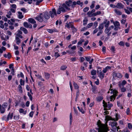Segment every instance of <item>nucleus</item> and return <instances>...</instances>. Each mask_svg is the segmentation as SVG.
Segmentation results:
<instances>
[{
  "label": "nucleus",
  "instance_id": "f257e3e1",
  "mask_svg": "<svg viewBox=\"0 0 132 132\" xmlns=\"http://www.w3.org/2000/svg\"><path fill=\"white\" fill-rule=\"evenodd\" d=\"M117 116V114H116V118H113L110 117H109V118H108V120L114 121L113 122H110L109 124V125H110L111 127V130L114 132H115L116 131L117 129L116 126L118 125L117 123L115 121H117L119 119Z\"/></svg>",
  "mask_w": 132,
  "mask_h": 132
},
{
  "label": "nucleus",
  "instance_id": "f03ea898",
  "mask_svg": "<svg viewBox=\"0 0 132 132\" xmlns=\"http://www.w3.org/2000/svg\"><path fill=\"white\" fill-rule=\"evenodd\" d=\"M106 122L105 124L101 123L98 125V132H108L109 130Z\"/></svg>",
  "mask_w": 132,
  "mask_h": 132
},
{
  "label": "nucleus",
  "instance_id": "7ed1b4c3",
  "mask_svg": "<svg viewBox=\"0 0 132 132\" xmlns=\"http://www.w3.org/2000/svg\"><path fill=\"white\" fill-rule=\"evenodd\" d=\"M72 1L71 0H68L65 2V4H64L63 5V6L64 8L67 10H69L70 9L68 7L71 6V7L72 4Z\"/></svg>",
  "mask_w": 132,
  "mask_h": 132
},
{
  "label": "nucleus",
  "instance_id": "20e7f679",
  "mask_svg": "<svg viewBox=\"0 0 132 132\" xmlns=\"http://www.w3.org/2000/svg\"><path fill=\"white\" fill-rule=\"evenodd\" d=\"M112 80L113 81H114L118 78H120L122 77V75L120 73L118 72L116 73L114 72L112 73Z\"/></svg>",
  "mask_w": 132,
  "mask_h": 132
},
{
  "label": "nucleus",
  "instance_id": "39448f33",
  "mask_svg": "<svg viewBox=\"0 0 132 132\" xmlns=\"http://www.w3.org/2000/svg\"><path fill=\"white\" fill-rule=\"evenodd\" d=\"M111 91L110 93L111 94L113 93V95L110 97V99L111 101H113V100H114L116 97L117 95V94L118 93V92L117 90L112 89H111Z\"/></svg>",
  "mask_w": 132,
  "mask_h": 132
},
{
  "label": "nucleus",
  "instance_id": "423d86ee",
  "mask_svg": "<svg viewBox=\"0 0 132 132\" xmlns=\"http://www.w3.org/2000/svg\"><path fill=\"white\" fill-rule=\"evenodd\" d=\"M43 14H40L39 15L35 18V19L39 22H42L43 21L44 18L43 17Z\"/></svg>",
  "mask_w": 132,
  "mask_h": 132
},
{
  "label": "nucleus",
  "instance_id": "0eeeda50",
  "mask_svg": "<svg viewBox=\"0 0 132 132\" xmlns=\"http://www.w3.org/2000/svg\"><path fill=\"white\" fill-rule=\"evenodd\" d=\"M49 13L52 18H53L55 15H56V11L55 9H53L52 11H50Z\"/></svg>",
  "mask_w": 132,
  "mask_h": 132
},
{
  "label": "nucleus",
  "instance_id": "6e6552de",
  "mask_svg": "<svg viewBox=\"0 0 132 132\" xmlns=\"http://www.w3.org/2000/svg\"><path fill=\"white\" fill-rule=\"evenodd\" d=\"M43 16L44 18L46 20L49 19L50 18V16L47 12H44V14H43Z\"/></svg>",
  "mask_w": 132,
  "mask_h": 132
},
{
  "label": "nucleus",
  "instance_id": "1a4fd4ad",
  "mask_svg": "<svg viewBox=\"0 0 132 132\" xmlns=\"http://www.w3.org/2000/svg\"><path fill=\"white\" fill-rule=\"evenodd\" d=\"M111 30L109 27H106L104 30V32L105 34H107L108 36H109L111 34V32H109Z\"/></svg>",
  "mask_w": 132,
  "mask_h": 132
},
{
  "label": "nucleus",
  "instance_id": "9d476101",
  "mask_svg": "<svg viewBox=\"0 0 132 132\" xmlns=\"http://www.w3.org/2000/svg\"><path fill=\"white\" fill-rule=\"evenodd\" d=\"M13 116V113H9L6 117L7 121H8L10 119H12V118Z\"/></svg>",
  "mask_w": 132,
  "mask_h": 132
},
{
  "label": "nucleus",
  "instance_id": "9b49d317",
  "mask_svg": "<svg viewBox=\"0 0 132 132\" xmlns=\"http://www.w3.org/2000/svg\"><path fill=\"white\" fill-rule=\"evenodd\" d=\"M97 73H98L99 76L100 78L101 79H102L104 77L105 75L104 74V73H103L101 70H98Z\"/></svg>",
  "mask_w": 132,
  "mask_h": 132
},
{
  "label": "nucleus",
  "instance_id": "f8f14e48",
  "mask_svg": "<svg viewBox=\"0 0 132 132\" xmlns=\"http://www.w3.org/2000/svg\"><path fill=\"white\" fill-rule=\"evenodd\" d=\"M23 26H24L27 28H32V26L30 23L28 24L27 22H24L23 23Z\"/></svg>",
  "mask_w": 132,
  "mask_h": 132
},
{
  "label": "nucleus",
  "instance_id": "ddd939ff",
  "mask_svg": "<svg viewBox=\"0 0 132 132\" xmlns=\"http://www.w3.org/2000/svg\"><path fill=\"white\" fill-rule=\"evenodd\" d=\"M43 1V0H33L34 4L36 5H38L39 4Z\"/></svg>",
  "mask_w": 132,
  "mask_h": 132
},
{
  "label": "nucleus",
  "instance_id": "4468645a",
  "mask_svg": "<svg viewBox=\"0 0 132 132\" xmlns=\"http://www.w3.org/2000/svg\"><path fill=\"white\" fill-rule=\"evenodd\" d=\"M102 23H103V24H105V27H108L110 23V22L109 21H108L106 20L104 21Z\"/></svg>",
  "mask_w": 132,
  "mask_h": 132
},
{
  "label": "nucleus",
  "instance_id": "2eb2a0df",
  "mask_svg": "<svg viewBox=\"0 0 132 132\" xmlns=\"http://www.w3.org/2000/svg\"><path fill=\"white\" fill-rule=\"evenodd\" d=\"M123 7V5L120 3H118L116 6V7L119 9H122Z\"/></svg>",
  "mask_w": 132,
  "mask_h": 132
},
{
  "label": "nucleus",
  "instance_id": "dca6fc26",
  "mask_svg": "<svg viewBox=\"0 0 132 132\" xmlns=\"http://www.w3.org/2000/svg\"><path fill=\"white\" fill-rule=\"evenodd\" d=\"M127 83V82L125 80H123L121 82H120L119 83V86L121 87V86L123 87L124 85Z\"/></svg>",
  "mask_w": 132,
  "mask_h": 132
},
{
  "label": "nucleus",
  "instance_id": "f3484780",
  "mask_svg": "<svg viewBox=\"0 0 132 132\" xmlns=\"http://www.w3.org/2000/svg\"><path fill=\"white\" fill-rule=\"evenodd\" d=\"M111 68V67L110 66H108L105 68L102 71L103 73H105L109 69Z\"/></svg>",
  "mask_w": 132,
  "mask_h": 132
},
{
  "label": "nucleus",
  "instance_id": "a211bd4d",
  "mask_svg": "<svg viewBox=\"0 0 132 132\" xmlns=\"http://www.w3.org/2000/svg\"><path fill=\"white\" fill-rule=\"evenodd\" d=\"M28 21L29 22L32 24H34L36 23V22L35 20L32 18L29 19H28Z\"/></svg>",
  "mask_w": 132,
  "mask_h": 132
},
{
  "label": "nucleus",
  "instance_id": "6ab92c4d",
  "mask_svg": "<svg viewBox=\"0 0 132 132\" xmlns=\"http://www.w3.org/2000/svg\"><path fill=\"white\" fill-rule=\"evenodd\" d=\"M15 41L16 42V44L18 45H19L21 42V39L17 37H15Z\"/></svg>",
  "mask_w": 132,
  "mask_h": 132
},
{
  "label": "nucleus",
  "instance_id": "aec40b11",
  "mask_svg": "<svg viewBox=\"0 0 132 132\" xmlns=\"http://www.w3.org/2000/svg\"><path fill=\"white\" fill-rule=\"evenodd\" d=\"M114 12L116 13L118 15H120L122 14V12L117 9H115Z\"/></svg>",
  "mask_w": 132,
  "mask_h": 132
},
{
  "label": "nucleus",
  "instance_id": "412c9836",
  "mask_svg": "<svg viewBox=\"0 0 132 132\" xmlns=\"http://www.w3.org/2000/svg\"><path fill=\"white\" fill-rule=\"evenodd\" d=\"M5 111V109L3 108L1 106V105L0 104V111L2 113H4Z\"/></svg>",
  "mask_w": 132,
  "mask_h": 132
},
{
  "label": "nucleus",
  "instance_id": "4be33fe9",
  "mask_svg": "<svg viewBox=\"0 0 132 132\" xmlns=\"http://www.w3.org/2000/svg\"><path fill=\"white\" fill-rule=\"evenodd\" d=\"M104 27L103 23H101L100 24L98 29L100 31H102V30L103 29Z\"/></svg>",
  "mask_w": 132,
  "mask_h": 132
},
{
  "label": "nucleus",
  "instance_id": "5701e85b",
  "mask_svg": "<svg viewBox=\"0 0 132 132\" xmlns=\"http://www.w3.org/2000/svg\"><path fill=\"white\" fill-rule=\"evenodd\" d=\"M18 17L19 19H21L23 17V15H22V13L20 12H18Z\"/></svg>",
  "mask_w": 132,
  "mask_h": 132
},
{
  "label": "nucleus",
  "instance_id": "b1692460",
  "mask_svg": "<svg viewBox=\"0 0 132 132\" xmlns=\"http://www.w3.org/2000/svg\"><path fill=\"white\" fill-rule=\"evenodd\" d=\"M87 14L88 15V16L89 17L94 16V15H93L94 13H92L91 11H88L87 13Z\"/></svg>",
  "mask_w": 132,
  "mask_h": 132
},
{
  "label": "nucleus",
  "instance_id": "393cba45",
  "mask_svg": "<svg viewBox=\"0 0 132 132\" xmlns=\"http://www.w3.org/2000/svg\"><path fill=\"white\" fill-rule=\"evenodd\" d=\"M72 25L73 24H72V23H71L70 22L68 23H67L66 24V25H65V27H67L68 28H69L70 27L71 28L72 26Z\"/></svg>",
  "mask_w": 132,
  "mask_h": 132
},
{
  "label": "nucleus",
  "instance_id": "a878e982",
  "mask_svg": "<svg viewBox=\"0 0 132 132\" xmlns=\"http://www.w3.org/2000/svg\"><path fill=\"white\" fill-rule=\"evenodd\" d=\"M79 90H77L76 93V97L75 98V101L76 102L77 101V99L78 97L79 96Z\"/></svg>",
  "mask_w": 132,
  "mask_h": 132
},
{
  "label": "nucleus",
  "instance_id": "bb28decb",
  "mask_svg": "<svg viewBox=\"0 0 132 132\" xmlns=\"http://www.w3.org/2000/svg\"><path fill=\"white\" fill-rule=\"evenodd\" d=\"M96 89H97V88L96 87L92 86V92L94 93L95 94L96 93Z\"/></svg>",
  "mask_w": 132,
  "mask_h": 132
},
{
  "label": "nucleus",
  "instance_id": "cd10ccee",
  "mask_svg": "<svg viewBox=\"0 0 132 132\" xmlns=\"http://www.w3.org/2000/svg\"><path fill=\"white\" fill-rule=\"evenodd\" d=\"M20 29L21 30L23 31L25 34H27L28 33V31L26 29L23 27H21Z\"/></svg>",
  "mask_w": 132,
  "mask_h": 132
},
{
  "label": "nucleus",
  "instance_id": "c85d7f7f",
  "mask_svg": "<svg viewBox=\"0 0 132 132\" xmlns=\"http://www.w3.org/2000/svg\"><path fill=\"white\" fill-rule=\"evenodd\" d=\"M103 99V97L102 96L97 97L96 98V99L97 101L100 102Z\"/></svg>",
  "mask_w": 132,
  "mask_h": 132
},
{
  "label": "nucleus",
  "instance_id": "c756f323",
  "mask_svg": "<svg viewBox=\"0 0 132 132\" xmlns=\"http://www.w3.org/2000/svg\"><path fill=\"white\" fill-rule=\"evenodd\" d=\"M45 76L46 79H48L50 77V75L48 73H45Z\"/></svg>",
  "mask_w": 132,
  "mask_h": 132
},
{
  "label": "nucleus",
  "instance_id": "7c9ffc66",
  "mask_svg": "<svg viewBox=\"0 0 132 132\" xmlns=\"http://www.w3.org/2000/svg\"><path fill=\"white\" fill-rule=\"evenodd\" d=\"M67 67L66 65H63L60 67V69L62 70H65Z\"/></svg>",
  "mask_w": 132,
  "mask_h": 132
},
{
  "label": "nucleus",
  "instance_id": "2f4dec72",
  "mask_svg": "<svg viewBox=\"0 0 132 132\" xmlns=\"http://www.w3.org/2000/svg\"><path fill=\"white\" fill-rule=\"evenodd\" d=\"M76 2L75 1H73L72 2L71 5V8H74L75 7L76 5H77Z\"/></svg>",
  "mask_w": 132,
  "mask_h": 132
},
{
  "label": "nucleus",
  "instance_id": "473e14b6",
  "mask_svg": "<svg viewBox=\"0 0 132 132\" xmlns=\"http://www.w3.org/2000/svg\"><path fill=\"white\" fill-rule=\"evenodd\" d=\"M87 19L86 18H85V19L83 20V24L84 26H85L87 23Z\"/></svg>",
  "mask_w": 132,
  "mask_h": 132
},
{
  "label": "nucleus",
  "instance_id": "72a5a7b5",
  "mask_svg": "<svg viewBox=\"0 0 132 132\" xmlns=\"http://www.w3.org/2000/svg\"><path fill=\"white\" fill-rule=\"evenodd\" d=\"M112 106L113 105L112 104L109 103L108 102V103L107 106V108H108L107 109H110Z\"/></svg>",
  "mask_w": 132,
  "mask_h": 132
},
{
  "label": "nucleus",
  "instance_id": "f704fd0d",
  "mask_svg": "<svg viewBox=\"0 0 132 132\" xmlns=\"http://www.w3.org/2000/svg\"><path fill=\"white\" fill-rule=\"evenodd\" d=\"M76 2L77 4L80 5L81 6H82L83 5V3L82 2H81L80 1H78Z\"/></svg>",
  "mask_w": 132,
  "mask_h": 132
},
{
  "label": "nucleus",
  "instance_id": "c9c22d12",
  "mask_svg": "<svg viewBox=\"0 0 132 132\" xmlns=\"http://www.w3.org/2000/svg\"><path fill=\"white\" fill-rule=\"evenodd\" d=\"M72 117L71 113H70V124L71 125L72 124Z\"/></svg>",
  "mask_w": 132,
  "mask_h": 132
},
{
  "label": "nucleus",
  "instance_id": "e433bc0d",
  "mask_svg": "<svg viewBox=\"0 0 132 132\" xmlns=\"http://www.w3.org/2000/svg\"><path fill=\"white\" fill-rule=\"evenodd\" d=\"M84 39H81L80 41H79L77 43V45H78V46L79 45H80L82 44V43L83 42H84Z\"/></svg>",
  "mask_w": 132,
  "mask_h": 132
},
{
  "label": "nucleus",
  "instance_id": "4c0bfd02",
  "mask_svg": "<svg viewBox=\"0 0 132 132\" xmlns=\"http://www.w3.org/2000/svg\"><path fill=\"white\" fill-rule=\"evenodd\" d=\"M7 103H4L1 106L3 108L5 109L7 107Z\"/></svg>",
  "mask_w": 132,
  "mask_h": 132
},
{
  "label": "nucleus",
  "instance_id": "58836bf2",
  "mask_svg": "<svg viewBox=\"0 0 132 132\" xmlns=\"http://www.w3.org/2000/svg\"><path fill=\"white\" fill-rule=\"evenodd\" d=\"M15 37H17L18 38H23V36L17 33Z\"/></svg>",
  "mask_w": 132,
  "mask_h": 132
},
{
  "label": "nucleus",
  "instance_id": "ea45409f",
  "mask_svg": "<svg viewBox=\"0 0 132 132\" xmlns=\"http://www.w3.org/2000/svg\"><path fill=\"white\" fill-rule=\"evenodd\" d=\"M77 108L81 112L82 114H84L85 113V111L82 109H80L79 106H78Z\"/></svg>",
  "mask_w": 132,
  "mask_h": 132
},
{
  "label": "nucleus",
  "instance_id": "a19ab883",
  "mask_svg": "<svg viewBox=\"0 0 132 132\" xmlns=\"http://www.w3.org/2000/svg\"><path fill=\"white\" fill-rule=\"evenodd\" d=\"M96 71L95 70H93L91 72V74L92 75H95L96 74Z\"/></svg>",
  "mask_w": 132,
  "mask_h": 132
},
{
  "label": "nucleus",
  "instance_id": "79ce46f5",
  "mask_svg": "<svg viewBox=\"0 0 132 132\" xmlns=\"http://www.w3.org/2000/svg\"><path fill=\"white\" fill-rule=\"evenodd\" d=\"M114 26H117L118 27H120V23L116 21L115 22V23L114 24Z\"/></svg>",
  "mask_w": 132,
  "mask_h": 132
},
{
  "label": "nucleus",
  "instance_id": "37998d69",
  "mask_svg": "<svg viewBox=\"0 0 132 132\" xmlns=\"http://www.w3.org/2000/svg\"><path fill=\"white\" fill-rule=\"evenodd\" d=\"M20 85H24V81L22 79H21L20 80Z\"/></svg>",
  "mask_w": 132,
  "mask_h": 132
},
{
  "label": "nucleus",
  "instance_id": "c03bdc74",
  "mask_svg": "<svg viewBox=\"0 0 132 132\" xmlns=\"http://www.w3.org/2000/svg\"><path fill=\"white\" fill-rule=\"evenodd\" d=\"M101 13V12L100 11H98L94 13L93 15L94 16H96L97 15L100 14Z\"/></svg>",
  "mask_w": 132,
  "mask_h": 132
},
{
  "label": "nucleus",
  "instance_id": "a18cd8bd",
  "mask_svg": "<svg viewBox=\"0 0 132 132\" xmlns=\"http://www.w3.org/2000/svg\"><path fill=\"white\" fill-rule=\"evenodd\" d=\"M95 3V2L93 1L92 2V4L90 6V7L91 9H93L94 7V3Z\"/></svg>",
  "mask_w": 132,
  "mask_h": 132
},
{
  "label": "nucleus",
  "instance_id": "49530a36",
  "mask_svg": "<svg viewBox=\"0 0 132 132\" xmlns=\"http://www.w3.org/2000/svg\"><path fill=\"white\" fill-rule=\"evenodd\" d=\"M59 7L61 9V11L62 12H64L65 11V10L64 8V7L62 6H59Z\"/></svg>",
  "mask_w": 132,
  "mask_h": 132
},
{
  "label": "nucleus",
  "instance_id": "de8ad7c7",
  "mask_svg": "<svg viewBox=\"0 0 132 132\" xmlns=\"http://www.w3.org/2000/svg\"><path fill=\"white\" fill-rule=\"evenodd\" d=\"M89 7H86L83 9V11L85 12H86L89 10Z\"/></svg>",
  "mask_w": 132,
  "mask_h": 132
},
{
  "label": "nucleus",
  "instance_id": "09e8293b",
  "mask_svg": "<svg viewBox=\"0 0 132 132\" xmlns=\"http://www.w3.org/2000/svg\"><path fill=\"white\" fill-rule=\"evenodd\" d=\"M28 95L29 96L30 100L31 101H32V97L31 95V94H30V93H29V92H28Z\"/></svg>",
  "mask_w": 132,
  "mask_h": 132
},
{
  "label": "nucleus",
  "instance_id": "8fccbe9b",
  "mask_svg": "<svg viewBox=\"0 0 132 132\" xmlns=\"http://www.w3.org/2000/svg\"><path fill=\"white\" fill-rule=\"evenodd\" d=\"M74 86L75 87V89H78L79 88V87L78 85L76 83H74L73 84Z\"/></svg>",
  "mask_w": 132,
  "mask_h": 132
},
{
  "label": "nucleus",
  "instance_id": "3c124183",
  "mask_svg": "<svg viewBox=\"0 0 132 132\" xmlns=\"http://www.w3.org/2000/svg\"><path fill=\"white\" fill-rule=\"evenodd\" d=\"M61 11L59 6L57 11V14H60L61 13Z\"/></svg>",
  "mask_w": 132,
  "mask_h": 132
},
{
  "label": "nucleus",
  "instance_id": "603ef678",
  "mask_svg": "<svg viewBox=\"0 0 132 132\" xmlns=\"http://www.w3.org/2000/svg\"><path fill=\"white\" fill-rule=\"evenodd\" d=\"M71 28L72 29V31H73L74 32L76 31V29L74 27L73 25H72V26Z\"/></svg>",
  "mask_w": 132,
  "mask_h": 132
},
{
  "label": "nucleus",
  "instance_id": "864d4df0",
  "mask_svg": "<svg viewBox=\"0 0 132 132\" xmlns=\"http://www.w3.org/2000/svg\"><path fill=\"white\" fill-rule=\"evenodd\" d=\"M103 106L104 108H107L108 104L106 103L104 101H103Z\"/></svg>",
  "mask_w": 132,
  "mask_h": 132
},
{
  "label": "nucleus",
  "instance_id": "5fc2aeb1",
  "mask_svg": "<svg viewBox=\"0 0 132 132\" xmlns=\"http://www.w3.org/2000/svg\"><path fill=\"white\" fill-rule=\"evenodd\" d=\"M118 44L119 45L122 46H124V43L122 41L120 42L119 43H118Z\"/></svg>",
  "mask_w": 132,
  "mask_h": 132
},
{
  "label": "nucleus",
  "instance_id": "6e6d98bb",
  "mask_svg": "<svg viewBox=\"0 0 132 132\" xmlns=\"http://www.w3.org/2000/svg\"><path fill=\"white\" fill-rule=\"evenodd\" d=\"M107 109H106L105 108L104 109V110H105V111L104 112V115H105L109 114V112L108 111H106Z\"/></svg>",
  "mask_w": 132,
  "mask_h": 132
},
{
  "label": "nucleus",
  "instance_id": "4d7b16f0",
  "mask_svg": "<svg viewBox=\"0 0 132 132\" xmlns=\"http://www.w3.org/2000/svg\"><path fill=\"white\" fill-rule=\"evenodd\" d=\"M128 127L130 129H132V125L130 123H128Z\"/></svg>",
  "mask_w": 132,
  "mask_h": 132
},
{
  "label": "nucleus",
  "instance_id": "13d9d810",
  "mask_svg": "<svg viewBox=\"0 0 132 132\" xmlns=\"http://www.w3.org/2000/svg\"><path fill=\"white\" fill-rule=\"evenodd\" d=\"M130 110L129 108H128L126 111V114L127 115H129L130 114Z\"/></svg>",
  "mask_w": 132,
  "mask_h": 132
},
{
  "label": "nucleus",
  "instance_id": "bf43d9fd",
  "mask_svg": "<svg viewBox=\"0 0 132 132\" xmlns=\"http://www.w3.org/2000/svg\"><path fill=\"white\" fill-rule=\"evenodd\" d=\"M111 50V51L113 52H114L115 51V48L114 47V46H112L111 47V48L110 49Z\"/></svg>",
  "mask_w": 132,
  "mask_h": 132
},
{
  "label": "nucleus",
  "instance_id": "052dcab7",
  "mask_svg": "<svg viewBox=\"0 0 132 132\" xmlns=\"http://www.w3.org/2000/svg\"><path fill=\"white\" fill-rule=\"evenodd\" d=\"M121 91L122 92H124L126 91V88H125L124 87H123L122 86V88H121Z\"/></svg>",
  "mask_w": 132,
  "mask_h": 132
},
{
  "label": "nucleus",
  "instance_id": "680f3d73",
  "mask_svg": "<svg viewBox=\"0 0 132 132\" xmlns=\"http://www.w3.org/2000/svg\"><path fill=\"white\" fill-rule=\"evenodd\" d=\"M93 23H92L88 24L87 26V27L88 28H90L93 25Z\"/></svg>",
  "mask_w": 132,
  "mask_h": 132
},
{
  "label": "nucleus",
  "instance_id": "e2e57ef3",
  "mask_svg": "<svg viewBox=\"0 0 132 132\" xmlns=\"http://www.w3.org/2000/svg\"><path fill=\"white\" fill-rule=\"evenodd\" d=\"M9 68L10 69H14L13 67V63L9 65Z\"/></svg>",
  "mask_w": 132,
  "mask_h": 132
},
{
  "label": "nucleus",
  "instance_id": "0e129e2a",
  "mask_svg": "<svg viewBox=\"0 0 132 132\" xmlns=\"http://www.w3.org/2000/svg\"><path fill=\"white\" fill-rule=\"evenodd\" d=\"M122 132H130L127 128H125Z\"/></svg>",
  "mask_w": 132,
  "mask_h": 132
},
{
  "label": "nucleus",
  "instance_id": "69168bd1",
  "mask_svg": "<svg viewBox=\"0 0 132 132\" xmlns=\"http://www.w3.org/2000/svg\"><path fill=\"white\" fill-rule=\"evenodd\" d=\"M86 60L87 61H89L91 59L90 57L89 56L88 57H85Z\"/></svg>",
  "mask_w": 132,
  "mask_h": 132
},
{
  "label": "nucleus",
  "instance_id": "338daca9",
  "mask_svg": "<svg viewBox=\"0 0 132 132\" xmlns=\"http://www.w3.org/2000/svg\"><path fill=\"white\" fill-rule=\"evenodd\" d=\"M2 119L3 120H5L6 121H7L6 120V116H3L2 117Z\"/></svg>",
  "mask_w": 132,
  "mask_h": 132
},
{
  "label": "nucleus",
  "instance_id": "774afa93",
  "mask_svg": "<svg viewBox=\"0 0 132 132\" xmlns=\"http://www.w3.org/2000/svg\"><path fill=\"white\" fill-rule=\"evenodd\" d=\"M80 62H83V61H84L85 60V58L82 57H80Z\"/></svg>",
  "mask_w": 132,
  "mask_h": 132
}]
</instances>
